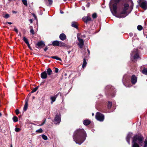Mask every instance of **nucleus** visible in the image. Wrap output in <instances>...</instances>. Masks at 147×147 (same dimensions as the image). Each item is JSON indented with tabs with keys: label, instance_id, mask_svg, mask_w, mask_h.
<instances>
[{
	"label": "nucleus",
	"instance_id": "obj_58",
	"mask_svg": "<svg viewBox=\"0 0 147 147\" xmlns=\"http://www.w3.org/2000/svg\"><path fill=\"white\" fill-rule=\"evenodd\" d=\"M10 147H12V144H11V145Z\"/></svg>",
	"mask_w": 147,
	"mask_h": 147
},
{
	"label": "nucleus",
	"instance_id": "obj_62",
	"mask_svg": "<svg viewBox=\"0 0 147 147\" xmlns=\"http://www.w3.org/2000/svg\"><path fill=\"white\" fill-rule=\"evenodd\" d=\"M63 1H66V0H63Z\"/></svg>",
	"mask_w": 147,
	"mask_h": 147
},
{
	"label": "nucleus",
	"instance_id": "obj_7",
	"mask_svg": "<svg viewBox=\"0 0 147 147\" xmlns=\"http://www.w3.org/2000/svg\"><path fill=\"white\" fill-rule=\"evenodd\" d=\"M139 5L140 7L145 10L147 9V2L146 1L140 3Z\"/></svg>",
	"mask_w": 147,
	"mask_h": 147
},
{
	"label": "nucleus",
	"instance_id": "obj_11",
	"mask_svg": "<svg viewBox=\"0 0 147 147\" xmlns=\"http://www.w3.org/2000/svg\"><path fill=\"white\" fill-rule=\"evenodd\" d=\"M78 40L79 41V43L78 44L79 47L80 48H82L84 45V40L82 39H80Z\"/></svg>",
	"mask_w": 147,
	"mask_h": 147
},
{
	"label": "nucleus",
	"instance_id": "obj_19",
	"mask_svg": "<svg viewBox=\"0 0 147 147\" xmlns=\"http://www.w3.org/2000/svg\"><path fill=\"white\" fill-rule=\"evenodd\" d=\"M139 56L138 54V53L137 50H136L135 54H134V59H138L139 58Z\"/></svg>",
	"mask_w": 147,
	"mask_h": 147
},
{
	"label": "nucleus",
	"instance_id": "obj_25",
	"mask_svg": "<svg viewBox=\"0 0 147 147\" xmlns=\"http://www.w3.org/2000/svg\"><path fill=\"white\" fill-rule=\"evenodd\" d=\"M13 120L14 122H16L18 121V118L16 116H14L13 117Z\"/></svg>",
	"mask_w": 147,
	"mask_h": 147
},
{
	"label": "nucleus",
	"instance_id": "obj_6",
	"mask_svg": "<svg viewBox=\"0 0 147 147\" xmlns=\"http://www.w3.org/2000/svg\"><path fill=\"white\" fill-rule=\"evenodd\" d=\"M61 121V117L60 114L57 113L55 115L54 119V122L56 124H59Z\"/></svg>",
	"mask_w": 147,
	"mask_h": 147
},
{
	"label": "nucleus",
	"instance_id": "obj_45",
	"mask_svg": "<svg viewBox=\"0 0 147 147\" xmlns=\"http://www.w3.org/2000/svg\"><path fill=\"white\" fill-rule=\"evenodd\" d=\"M48 49V48L47 47H46L44 49V51H46Z\"/></svg>",
	"mask_w": 147,
	"mask_h": 147
},
{
	"label": "nucleus",
	"instance_id": "obj_64",
	"mask_svg": "<svg viewBox=\"0 0 147 147\" xmlns=\"http://www.w3.org/2000/svg\"><path fill=\"white\" fill-rule=\"evenodd\" d=\"M112 96L113 97H114V96H115L114 95H112Z\"/></svg>",
	"mask_w": 147,
	"mask_h": 147
},
{
	"label": "nucleus",
	"instance_id": "obj_34",
	"mask_svg": "<svg viewBox=\"0 0 147 147\" xmlns=\"http://www.w3.org/2000/svg\"><path fill=\"white\" fill-rule=\"evenodd\" d=\"M43 131L42 129H38L36 131V132L38 133H41Z\"/></svg>",
	"mask_w": 147,
	"mask_h": 147
},
{
	"label": "nucleus",
	"instance_id": "obj_4",
	"mask_svg": "<svg viewBox=\"0 0 147 147\" xmlns=\"http://www.w3.org/2000/svg\"><path fill=\"white\" fill-rule=\"evenodd\" d=\"M110 2V4L112 5L113 7V11L115 14L117 12V5L119 2L120 0H111Z\"/></svg>",
	"mask_w": 147,
	"mask_h": 147
},
{
	"label": "nucleus",
	"instance_id": "obj_10",
	"mask_svg": "<svg viewBox=\"0 0 147 147\" xmlns=\"http://www.w3.org/2000/svg\"><path fill=\"white\" fill-rule=\"evenodd\" d=\"M137 81V77L134 75H132L131 78V81L132 83L133 84H135L136 82Z\"/></svg>",
	"mask_w": 147,
	"mask_h": 147
},
{
	"label": "nucleus",
	"instance_id": "obj_23",
	"mask_svg": "<svg viewBox=\"0 0 147 147\" xmlns=\"http://www.w3.org/2000/svg\"><path fill=\"white\" fill-rule=\"evenodd\" d=\"M142 72L144 74L147 75V68L144 69L142 71Z\"/></svg>",
	"mask_w": 147,
	"mask_h": 147
},
{
	"label": "nucleus",
	"instance_id": "obj_35",
	"mask_svg": "<svg viewBox=\"0 0 147 147\" xmlns=\"http://www.w3.org/2000/svg\"><path fill=\"white\" fill-rule=\"evenodd\" d=\"M144 144L143 147H147V140H146L144 141Z\"/></svg>",
	"mask_w": 147,
	"mask_h": 147
},
{
	"label": "nucleus",
	"instance_id": "obj_53",
	"mask_svg": "<svg viewBox=\"0 0 147 147\" xmlns=\"http://www.w3.org/2000/svg\"><path fill=\"white\" fill-rule=\"evenodd\" d=\"M17 11H12V13H17Z\"/></svg>",
	"mask_w": 147,
	"mask_h": 147
},
{
	"label": "nucleus",
	"instance_id": "obj_5",
	"mask_svg": "<svg viewBox=\"0 0 147 147\" xmlns=\"http://www.w3.org/2000/svg\"><path fill=\"white\" fill-rule=\"evenodd\" d=\"M95 117L97 120L100 122L103 121L105 118L104 115L99 112H98L96 113Z\"/></svg>",
	"mask_w": 147,
	"mask_h": 147
},
{
	"label": "nucleus",
	"instance_id": "obj_22",
	"mask_svg": "<svg viewBox=\"0 0 147 147\" xmlns=\"http://www.w3.org/2000/svg\"><path fill=\"white\" fill-rule=\"evenodd\" d=\"M51 58L57 60L61 61V59L60 58L58 57L57 56H52L51 57Z\"/></svg>",
	"mask_w": 147,
	"mask_h": 147
},
{
	"label": "nucleus",
	"instance_id": "obj_32",
	"mask_svg": "<svg viewBox=\"0 0 147 147\" xmlns=\"http://www.w3.org/2000/svg\"><path fill=\"white\" fill-rule=\"evenodd\" d=\"M74 28L78 29V24L75 22H74Z\"/></svg>",
	"mask_w": 147,
	"mask_h": 147
},
{
	"label": "nucleus",
	"instance_id": "obj_43",
	"mask_svg": "<svg viewBox=\"0 0 147 147\" xmlns=\"http://www.w3.org/2000/svg\"><path fill=\"white\" fill-rule=\"evenodd\" d=\"M48 1L49 2V4L50 5H51L53 2V1L52 0H48Z\"/></svg>",
	"mask_w": 147,
	"mask_h": 147
},
{
	"label": "nucleus",
	"instance_id": "obj_20",
	"mask_svg": "<svg viewBox=\"0 0 147 147\" xmlns=\"http://www.w3.org/2000/svg\"><path fill=\"white\" fill-rule=\"evenodd\" d=\"M59 46L61 47H65V44L64 42L61 41H59Z\"/></svg>",
	"mask_w": 147,
	"mask_h": 147
},
{
	"label": "nucleus",
	"instance_id": "obj_40",
	"mask_svg": "<svg viewBox=\"0 0 147 147\" xmlns=\"http://www.w3.org/2000/svg\"><path fill=\"white\" fill-rule=\"evenodd\" d=\"M46 120H43V121L42 123L40 125H39V126H41L44 125L45 123Z\"/></svg>",
	"mask_w": 147,
	"mask_h": 147
},
{
	"label": "nucleus",
	"instance_id": "obj_9",
	"mask_svg": "<svg viewBox=\"0 0 147 147\" xmlns=\"http://www.w3.org/2000/svg\"><path fill=\"white\" fill-rule=\"evenodd\" d=\"M36 46H37L38 47H37L38 48L39 47H42L45 46V44L43 41H40L38 42V43L36 45Z\"/></svg>",
	"mask_w": 147,
	"mask_h": 147
},
{
	"label": "nucleus",
	"instance_id": "obj_48",
	"mask_svg": "<svg viewBox=\"0 0 147 147\" xmlns=\"http://www.w3.org/2000/svg\"><path fill=\"white\" fill-rule=\"evenodd\" d=\"M29 21L31 23H32L33 22L32 20L31 19L29 20Z\"/></svg>",
	"mask_w": 147,
	"mask_h": 147
},
{
	"label": "nucleus",
	"instance_id": "obj_41",
	"mask_svg": "<svg viewBox=\"0 0 147 147\" xmlns=\"http://www.w3.org/2000/svg\"><path fill=\"white\" fill-rule=\"evenodd\" d=\"M59 69L57 68H55V73H57L58 72Z\"/></svg>",
	"mask_w": 147,
	"mask_h": 147
},
{
	"label": "nucleus",
	"instance_id": "obj_49",
	"mask_svg": "<svg viewBox=\"0 0 147 147\" xmlns=\"http://www.w3.org/2000/svg\"><path fill=\"white\" fill-rule=\"evenodd\" d=\"M129 35L130 36H132L133 35V33H130L129 34Z\"/></svg>",
	"mask_w": 147,
	"mask_h": 147
},
{
	"label": "nucleus",
	"instance_id": "obj_28",
	"mask_svg": "<svg viewBox=\"0 0 147 147\" xmlns=\"http://www.w3.org/2000/svg\"><path fill=\"white\" fill-rule=\"evenodd\" d=\"M112 106V103L111 102H109L108 105V107L109 109L111 108Z\"/></svg>",
	"mask_w": 147,
	"mask_h": 147
},
{
	"label": "nucleus",
	"instance_id": "obj_59",
	"mask_svg": "<svg viewBox=\"0 0 147 147\" xmlns=\"http://www.w3.org/2000/svg\"><path fill=\"white\" fill-rule=\"evenodd\" d=\"M94 129H92V131H94Z\"/></svg>",
	"mask_w": 147,
	"mask_h": 147
},
{
	"label": "nucleus",
	"instance_id": "obj_30",
	"mask_svg": "<svg viewBox=\"0 0 147 147\" xmlns=\"http://www.w3.org/2000/svg\"><path fill=\"white\" fill-rule=\"evenodd\" d=\"M42 138L45 140H46L47 139V137L44 134H43L42 136Z\"/></svg>",
	"mask_w": 147,
	"mask_h": 147
},
{
	"label": "nucleus",
	"instance_id": "obj_56",
	"mask_svg": "<svg viewBox=\"0 0 147 147\" xmlns=\"http://www.w3.org/2000/svg\"><path fill=\"white\" fill-rule=\"evenodd\" d=\"M130 7L131 8V9H133L132 7V6H130Z\"/></svg>",
	"mask_w": 147,
	"mask_h": 147
},
{
	"label": "nucleus",
	"instance_id": "obj_14",
	"mask_svg": "<svg viewBox=\"0 0 147 147\" xmlns=\"http://www.w3.org/2000/svg\"><path fill=\"white\" fill-rule=\"evenodd\" d=\"M59 38L62 40H64L66 38V36L64 33L61 34L59 35Z\"/></svg>",
	"mask_w": 147,
	"mask_h": 147
},
{
	"label": "nucleus",
	"instance_id": "obj_47",
	"mask_svg": "<svg viewBox=\"0 0 147 147\" xmlns=\"http://www.w3.org/2000/svg\"><path fill=\"white\" fill-rule=\"evenodd\" d=\"M29 28L30 29V30L33 29V27L32 26H30L29 27Z\"/></svg>",
	"mask_w": 147,
	"mask_h": 147
},
{
	"label": "nucleus",
	"instance_id": "obj_42",
	"mask_svg": "<svg viewBox=\"0 0 147 147\" xmlns=\"http://www.w3.org/2000/svg\"><path fill=\"white\" fill-rule=\"evenodd\" d=\"M13 30L16 32L17 33H18V30L16 28H14L13 29Z\"/></svg>",
	"mask_w": 147,
	"mask_h": 147
},
{
	"label": "nucleus",
	"instance_id": "obj_16",
	"mask_svg": "<svg viewBox=\"0 0 147 147\" xmlns=\"http://www.w3.org/2000/svg\"><path fill=\"white\" fill-rule=\"evenodd\" d=\"M83 124L85 125H88L91 123V121L89 119H86L83 121Z\"/></svg>",
	"mask_w": 147,
	"mask_h": 147
},
{
	"label": "nucleus",
	"instance_id": "obj_55",
	"mask_svg": "<svg viewBox=\"0 0 147 147\" xmlns=\"http://www.w3.org/2000/svg\"><path fill=\"white\" fill-rule=\"evenodd\" d=\"M52 45V44H49L48 45L49 46H50V45Z\"/></svg>",
	"mask_w": 147,
	"mask_h": 147
},
{
	"label": "nucleus",
	"instance_id": "obj_44",
	"mask_svg": "<svg viewBox=\"0 0 147 147\" xmlns=\"http://www.w3.org/2000/svg\"><path fill=\"white\" fill-rule=\"evenodd\" d=\"M26 44L27 45H28V48H29V49H30V48H31V47H30V44H29V43H28V44Z\"/></svg>",
	"mask_w": 147,
	"mask_h": 147
},
{
	"label": "nucleus",
	"instance_id": "obj_51",
	"mask_svg": "<svg viewBox=\"0 0 147 147\" xmlns=\"http://www.w3.org/2000/svg\"><path fill=\"white\" fill-rule=\"evenodd\" d=\"M87 50L88 52V54L89 55L90 53V51L88 49H87Z\"/></svg>",
	"mask_w": 147,
	"mask_h": 147
},
{
	"label": "nucleus",
	"instance_id": "obj_50",
	"mask_svg": "<svg viewBox=\"0 0 147 147\" xmlns=\"http://www.w3.org/2000/svg\"><path fill=\"white\" fill-rule=\"evenodd\" d=\"M71 26L72 27H74V22H72Z\"/></svg>",
	"mask_w": 147,
	"mask_h": 147
},
{
	"label": "nucleus",
	"instance_id": "obj_33",
	"mask_svg": "<svg viewBox=\"0 0 147 147\" xmlns=\"http://www.w3.org/2000/svg\"><path fill=\"white\" fill-rule=\"evenodd\" d=\"M92 17L94 18V19H95L97 17V14L96 13H94L92 15Z\"/></svg>",
	"mask_w": 147,
	"mask_h": 147
},
{
	"label": "nucleus",
	"instance_id": "obj_60",
	"mask_svg": "<svg viewBox=\"0 0 147 147\" xmlns=\"http://www.w3.org/2000/svg\"><path fill=\"white\" fill-rule=\"evenodd\" d=\"M15 129H19L18 128L16 127Z\"/></svg>",
	"mask_w": 147,
	"mask_h": 147
},
{
	"label": "nucleus",
	"instance_id": "obj_54",
	"mask_svg": "<svg viewBox=\"0 0 147 147\" xmlns=\"http://www.w3.org/2000/svg\"><path fill=\"white\" fill-rule=\"evenodd\" d=\"M7 23L9 24H12L11 22H7Z\"/></svg>",
	"mask_w": 147,
	"mask_h": 147
},
{
	"label": "nucleus",
	"instance_id": "obj_57",
	"mask_svg": "<svg viewBox=\"0 0 147 147\" xmlns=\"http://www.w3.org/2000/svg\"><path fill=\"white\" fill-rule=\"evenodd\" d=\"M1 116V113L0 112V117Z\"/></svg>",
	"mask_w": 147,
	"mask_h": 147
},
{
	"label": "nucleus",
	"instance_id": "obj_17",
	"mask_svg": "<svg viewBox=\"0 0 147 147\" xmlns=\"http://www.w3.org/2000/svg\"><path fill=\"white\" fill-rule=\"evenodd\" d=\"M59 41L58 40L54 41L52 42V45L54 46H59Z\"/></svg>",
	"mask_w": 147,
	"mask_h": 147
},
{
	"label": "nucleus",
	"instance_id": "obj_52",
	"mask_svg": "<svg viewBox=\"0 0 147 147\" xmlns=\"http://www.w3.org/2000/svg\"><path fill=\"white\" fill-rule=\"evenodd\" d=\"M60 13L61 14H63L64 13V12L61 10H60Z\"/></svg>",
	"mask_w": 147,
	"mask_h": 147
},
{
	"label": "nucleus",
	"instance_id": "obj_29",
	"mask_svg": "<svg viewBox=\"0 0 147 147\" xmlns=\"http://www.w3.org/2000/svg\"><path fill=\"white\" fill-rule=\"evenodd\" d=\"M137 29L139 30H141L142 29L143 27L142 26L139 25L137 26Z\"/></svg>",
	"mask_w": 147,
	"mask_h": 147
},
{
	"label": "nucleus",
	"instance_id": "obj_18",
	"mask_svg": "<svg viewBox=\"0 0 147 147\" xmlns=\"http://www.w3.org/2000/svg\"><path fill=\"white\" fill-rule=\"evenodd\" d=\"M46 72L47 73V75H48V76L51 75L53 73V72L51 69L49 68H48L47 69Z\"/></svg>",
	"mask_w": 147,
	"mask_h": 147
},
{
	"label": "nucleus",
	"instance_id": "obj_15",
	"mask_svg": "<svg viewBox=\"0 0 147 147\" xmlns=\"http://www.w3.org/2000/svg\"><path fill=\"white\" fill-rule=\"evenodd\" d=\"M28 100H25V103L24 107V108L23 109V111H26L27 110V109L28 108Z\"/></svg>",
	"mask_w": 147,
	"mask_h": 147
},
{
	"label": "nucleus",
	"instance_id": "obj_39",
	"mask_svg": "<svg viewBox=\"0 0 147 147\" xmlns=\"http://www.w3.org/2000/svg\"><path fill=\"white\" fill-rule=\"evenodd\" d=\"M16 114L17 115H18L19 113V110L18 109H16Z\"/></svg>",
	"mask_w": 147,
	"mask_h": 147
},
{
	"label": "nucleus",
	"instance_id": "obj_3",
	"mask_svg": "<svg viewBox=\"0 0 147 147\" xmlns=\"http://www.w3.org/2000/svg\"><path fill=\"white\" fill-rule=\"evenodd\" d=\"M129 7V5L128 3H124L121 9V11L120 12H118L116 15V17L121 18H125L130 13H128L127 11Z\"/></svg>",
	"mask_w": 147,
	"mask_h": 147
},
{
	"label": "nucleus",
	"instance_id": "obj_13",
	"mask_svg": "<svg viewBox=\"0 0 147 147\" xmlns=\"http://www.w3.org/2000/svg\"><path fill=\"white\" fill-rule=\"evenodd\" d=\"M82 20L86 23H87L88 21L91 20V18L89 16H85L83 18Z\"/></svg>",
	"mask_w": 147,
	"mask_h": 147
},
{
	"label": "nucleus",
	"instance_id": "obj_27",
	"mask_svg": "<svg viewBox=\"0 0 147 147\" xmlns=\"http://www.w3.org/2000/svg\"><path fill=\"white\" fill-rule=\"evenodd\" d=\"M22 2L23 4L26 6H27L28 5L27 2L26 0H22Z\"/></svg>",
	"mask_w": 147,
	"mask_h": 147
},
{
	"label": "nucleus",
	"instance_id": "obj_61",
	"mask_svg": "<svg viewBox=\"0 0 147 147\" xmlns=\"http://www.w3.org/2000/svg\"><path fill=\"white\" fill-rule=\"evenodd\" d=\"M92 115H94V114L93 113H92Z\"/></svg>",
	"mask_w": 147,
	"mask_h": 147
},
{
	"label": "nucleus",
	"instance_id": "obj_31",
	"mask_svg": "<svg viewBox=\"0 0 147 147\" xmlns=\"http://www.w3.org/2000/svg\"><path fill=\"white\" fill-rule=\"evenodd\" d=\"M81 34L80 33H78L77 34V38L78 40L81 39Z\"/></svg>",
	"mask_w": 147,
	"mask_h": 147
},
{
	"label": "nucleus",
	"instance_id": "obj_37",
	"mask_svg": "<svg viewBox=\"0 0 147 147\" xmlns=\"http://www.w3.org/2000/svg\"><path fill=\"white\" fill-rule=\"evenodd\" d=\"M30 33H31L33 35L34 34H35L33 29L32 30H30Z\"/></svg>",
	"mask_w": 147,
	"mask_h": 147
},
{
	"label": "nucleus",
	"instance_id": "obj_1",
	"mask_svg": "<svg viewBox=\"0 0 147 147\" xmlns=\"http://www.w3.org/2000/svg\"><path fill=\"white\" fill-rule=\"evenodd\" d=\"M133 134L131 133H129L126 138V140L128 144H130V139L132 138V147H139L137 143L140 145L142 146L144 144L143 141V137L141 135H136L132 136Z\"/></svg>",
	"mask_w": 147,
	"mask_h": 147
},
{
	"label": "nucleus",
	"instance_id": "obj_24",
	"mask_svg": "<svg viewBox=\"0 0 147 147\" xmlns=\"http://www.w3.org/2000/svg\"><path fill=\"white\" fill-rule=\"evenodd\" d=\"M23 40L26 44H27L29 43L28 40L27 39V38L26 37H23Z\"/></svg>",
	"mask_w": 147,
	"mask_h": 147
},
{
	"label": "nucleus",
	"instance_id": "obj_63",
	"mask_svg": "<svg viewBox=\"0 0 147 147\" xmlns=\"http://www.w3.org/2000/svg\"><path fill=\"white\" fill-rule=\"evenodd\" d=\"M131 56H132L133 54H132V53H131Z\"/></svg>",
	"mask_w": 147,
	"mask_h": 147
},
{
	"label": "nucleus",
	"instance_id": "obj_2",
	"mask_svg": "<svg viewBox=\"0 0 147 147\" xmlns=\"http://www.w3.org/2000/svg\"><path fill=\"white\" fill-rule=\"evenodd\" d=\"M86 137L84 129H77L74 133V141L76 144L80 145L85 141Z\"/></svg>",
	"mask_w": 147,
	"mask_h": 147
},
{
	"label": "nucleus",
	"instance_id": "obj_38",
	"mask_svg": "<svg viewBox=\"0 0 147 147\" xmlns=\"http://www.w3.org/2000/svg\"><path fill=\"white\" fill-rule=\"evenodd\" d=\"M32 15L34 17V19H35V20H36L37 19V17L36 16L35 14L34 13H32Z\"/></svg>",
	"mask_w": 147,
	"mask_h": 147
},
{
	"label": "nucleus",
	"instance_id": "obj_8",
	"mask_svg": "<svg viewBox=\"0 0 147 147\" xmlns=\"http://www.w3.org/2000/svg\"><path fill=\"white\" fill-rule=\"evenodd\" d=\"M59 93L56 94L54 96H51L50 97V99L51 100V104H52L53 102L55 101L56 99L58 96Z\"/></svg>",
	"mask_w": 147,
	"mask_h": 147
},
{
	"label": "nucleus",
	"instance_id": "obj_26",
	"mask_svg": "<svg viewBox=\"0 0 147 147\" xmlns=\"http://www.w3.org/2000/svg\"><path fill=\"white\" fill-rule=\"evenodd\" d=\"M38 87H37L34 88L32 90V91L31 92V93H33L35 92L38 89Z\"/></svg>",
	"mask_w": 147,
	"mask_h": 147
},
{
	"label": "nucleus",
	"instance_id": "obj_46",
	"mask_svg": "<svg viewBox=\"0 0 147 147\" xmlns=\"http://www.w3.org/2000/svg\"><path fill=\"white\" fill-rule=\"evenodd\" d=\"M15 129V131L17 132H19L20 131V129Z\"/></svg>",
	"mask_w": 147,
	"mask_h": 147
},
{
	"label": "nucleus",
	"instance_id": "obj_21",
	"mask_svg": "<svg viewBox=\"0 0 147 147\" xmlns=\"http://www.w3.org/2000/svg\"><path fill=\"white\" fill-rule=\"evenodd\" d=\"M87 65V62L85 58H84L83 59V63L82 65V67L83 68L85 67Z\"/></svg>",
	"mask_w": 147,
	"mask_h": 147
},
{
	"label": "nucleus",
	"instance_id": "obj_36",
	"mask_svg": "<svg viewBox=\"0 0 147 147\" xmlns=\"http://www.w3.org/2000/svg\"><path fill=\"white\" fill-rule=\"evenodd\" d=\"M9 17V15L8 14H6L5 16L4 17V18L6 19L8 18Z\"/></svg>",
	"mask_w": 147,
	"mask_h": 147
},
{
	"label": "nucleus",
	"instance_id": "obj_12",
	"mask_svg": "<svg viewBox=\"0 0 147 147\" xmlns=\"http://www.w3.org/2000/svg\"><path fill=\"white\" fill-rule=\"evenodd\" d=\"M41 77L42 79H46L47 78V74L46 71L42 72L40 74Z\"/></svg>",
	"mask_w": 147,
	"mask_h": 147
}]
</instances>
